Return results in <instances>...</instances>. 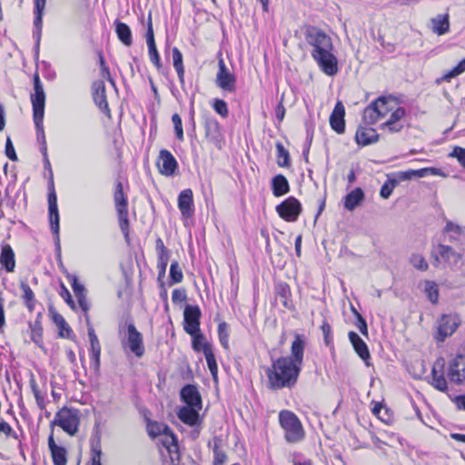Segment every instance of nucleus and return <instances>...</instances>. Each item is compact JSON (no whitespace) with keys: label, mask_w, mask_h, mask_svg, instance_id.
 I'll return each mask as SVG.
<instances>
[{"label":"nucleus","mask_w":465,"mask_h":465,"mask_svg":"<svg viewBox=\"0 0 465 465\" xmlns=\"http://www.w3.org/2000/svg\"><path fill=\"white\" fill-rule=\"evenodd\" d=\"M219 70L216 74L215 83L223 91L233 93L235 91V75L226 67L223 59H220Z\"/></svg>","instance_id":"8"},{"label":"nucleus","mask_w":465,"mask_h":465,"mask_svg":"<svg viewBox=\"0 0 465 465\" xmlns=\"http://www.w3.org/2000/svg\"><path fill=\"white\" fill-rule=\"evenodd\" d=\"M276 295L281 298L282 305L289 307V297L291 295L290 287L286 283H281L276 286Z\"/></svg>","instance_id":"42"},{"label":"nucleus","mask_w":465,"mask_h":465,"mask_svg":"<svg viewBox=\"0 0 465 465\" xmlns=\"http://www.w3.org/2000/svg\"><path fill=\"white\" fill-rule=\"evenodd\" d=\"M88 337L90 340V350L101 349L100 341L94 332V330L92 326L88 328Z\"/></svg>","instance_id":"60"},{"label":"nucleus","mask_w":465,"mask_h":465,"mask_svg":"<svg viewBox=\"0 0 465 465\" xmlns=\"http://www.w3.org/2000/svg\"><path fill=\"white\" fill-rule=\"evenodd\" d=\"M172 122L174 126V131H175L177 139L179 141H183V124H182V119H181L180 115L178 114H174L172 116Z\"/></svg>","instance_id":"52"},{"label":"nucleus","mask_w":465,"mask_h":465,"mask_svg":"<svg viewBox=\"0 0 465 465\" xmlns=\"http://www.w3.org/2000/svg\"><path fill=\"white\" fill-rule=\"evenodd\" d=\"M277 150V163L281 167H287L290 165V157L288 151L284 148L282 143H276Z\"/></svg>","instance_id":"41"},{"label":"nucleus","mask_w":465,"mask_h":465,"mask_svg":"<svg viewBox=\"0 0 465 465\" xmlns=\"http://www.w3.org/2000/svg\"><path fill=\"white\" fill-rule=\"evenodd\" d=\"M300 371L301 368L291 357L277 359L266 371L269 387L272 390L292 387L296 382Z\"/></svg>","instance_id":"2"},{"label":"nucleus","mask_w":465,"mask_h":465,"mask_svg":"<svg viewBox=\"0 0 465 465\" xmlns=\"http://www.w3.org/2000/svg\"><path fill=\"white\" fill-rule=\"evenodd\" d=\"M147 431H148V434L152 438H155L159 435L165 434V435H170L173 441L175 440L174 435L172 433L169 427L167 425H165L164 423L156 422V421H149L147 423Z\"/></svg>","instance_id":"32"},{"label":"nucleus","mask_w":465,"mask_h":465,"mask_svg":"<svg viewBox=\"0 0 465 465\" xmlns=\"http://www.w3.org/2000/svg\"><path fill=\"white\" fill-rule=\"evenodd\" d=\"M178 207L183 216L189 217L193 214V198L191 189H185L180 193L178 196Z\"/></svg>","instance_id":"23"},{"label":"nucleus","mask_w":465,"mask_h":465,"mask_svg":"<svg viewBox=\"0 0 465 465\" xmlns=\"http://www.w3.org/2000/svg\"><path fill=\"white\" fill-rule=\"evenodd\" d=\"M305 40L312 46L311 54L322 71L327 75H334L338 72V60L333 54L332 40L322 29L308 26L305 30Z\"/></svg>","instance_id":"1"},{"label":"nucleus","mask_w":465,"mask_h":465,"mask_svg":"<svg viewBox=\"0 0 465 465\" xmlns=\"http://www.w3.org/2000/svg\"><path fill=\"white\" fill-rule=\"evenodd\" d=\"M102 450L100 441L97 440L92 445V465H102Z\"/></svg>","instance_id":"51"},{"label":"nucleus","mask_w":465,"mask_h":465,"mask_svg":"<svg viewBox=\"0 0 465 465\" xmlns=\"http://www.w3.org/2000/svg\"><path fill=\"white\" fill-rule=\"evenodd\" d=\"M445 231L450 232L451 239L461 241L463 238L464 229L451 222L447 223Z\"/></svg>","instance_id":"45"},{"label":"nucleus","mask_w":465,"mask_h":465,"mask_svg":"<svg viewBox=\"0 0 465 465\" xmlns=\"http://www.w3.org/2000/svg\"><path fill=\"white\" fill-rule=\"evenodd\" d=\"M213 453H214V460L213 464L214 465H223L227 460V455L224 451L219 449L217 444L214 445L213 448Z\"/></svg>","instance_id":"55"},{"label":"nucleus","mask_w":465,"mask_h":465,"mask_svg":"<svg viewBox=\"0 0 465 465\" xmlns=\"http://www.w3.org/2000/svg\"><path fill=\"white\" fill-rule=\"evenodd\" d=\"M406 116L404 108L397 105L392 112L387 116L388 120L381 124V130H388L390 133H398L402 130L404 124L402 120Z\"/></svg>","instance_id":"13"},{"label":"nucleus","mask_w":465,"mask_h":465,"mask_svg":"<svg viewBox=\"0 0 465 465\" xmlns=\"http://www.w3.org/2000/svg\"><path fill=\"white\" fill-rule=\"evenodd\" d=\"M349 339L359 357L369 365L370 351L365 341L354 331L349 332Z\"/></svg>","instance_id":"25"},{"label":"nucleus","mask_w":465,"mask_h":465,"mask_svg":"<svg viewBox=\"0 0 465 465\" xmlns=\"http://www.w3.org/2000/svg\"><path fill=\"white\" fill-rule=\"evenodd\" d=\"M364 199L363 191L356 188L345 196L344 207L348 211L354 210Z\"/></svg>","instance_id":"33"},{"label":"nucleus","mask_w":465,"mask_h":465,"mask_svg":"<svg viewBox=\"0 0 465 465\" xmlns=\"http://www.w3.org/2000/svg\"><path fill=\"white\" fill-rule=\"evenodd\" d=\"M48 447L51 451L54 465H66V450L55 443L53 432L48 437Z\"/></svg>","instance_id":"22"},{"label":"nucleus","mask_w":465,"mask_h":465,"mask_svg":"<svg viewBox=\"0 0 465 465\" xmlns=\"http://www.w3.org/2000/svg\"><path fill=\"white\" fill-rule=\"evenodd\" d=\"M170 277L174 283H179L183 281V272L177 262H173L171 264Z\"/></svg>","instance_id":"49"},{"label":"nucleus","mask_w":465,"mask_h":465,"mask_svg":"<svg viewBox=\"0 0 465 465\" xmlns=\"http://www.w3.org/2000/svg\"><path fill=\"white\" fill-rule=\"evenodd\" d=\"M148 45V51H149V56L152 63L156 66L158 70L162 68V64L160 61V55L158 54V51L156 49L155 43L154 44H149Z\"/></svg>","instance_id":"50"},{"label":"nucleus","mask_w":465,"mask_h":465,"mask_svg":"<svg viewBox=\"0 0 465 465\" xmlns=\"http://www.w3.org/2000/svg\"><path fill=\"white\" fill-rule=\"evenodd\" d=\"M218 334L221 344L223 348H228L229 332L228 325L225 322H221L218 325Z\"/></svg>","instance_id":"48"},{"label":"nucleus","mask_w":465,"mask_h":465,"mask_svg":"<svg viewBox=\"0 0 465 465\" xmlns=\"http://www.w3.org/2000/svg\"><path fill=\"white\" fill-rule=\"evenodd\" d=\"M46 0H35V26L36 28L35 37H36V45H39L40 38H41V28H42V20L44 10L45 7Z\"/></svg>","instance_id":"30"},{"label":"nucleus","mask_w":465,"mask_h":465,"mask_svg":"<svg viewBox=\"0 0 465 465\" xmlns=\"http://www.w3.org/2000/svg\"><path fill=\"white\" fill-rule=\"evenodd\" d=\"M443 364L438 361L431 370V385L440 391H446L448 389V383L442 373Z\"/></svg>","instance_id":"27"},{"label":"nucleus","mask_w":465,"mask_h":465,"mask_svg":"<svg viewBox=\"0 0 465 465\" xmlns=\"http://www.w3.org/2000/svg\"><path fill=\"white\" fill-rule=\"evenodd\" d=\"M322 331L324 337V342L326 345H330L331 343V325L324 321L321 326Z\"/></svg>","instance_id":"61"},{"label":"nucleus","mask_w":465,"mask_h":465,"mask_svg":"<svg viewBox=\"0 0 465 465\" xmlns=\"http://www.w3.org/2000/svg\"><path fill=\"white\" fill-rule=\"evenodd\" d=\"M437 254L435 256L436 262H439V256L450 264H457L460 260V255L454 252L452 248L444 244L437 246Z\"/></svg>","instance_id":"28"},{"label":"nucleus","mask_w":465,"mask_h":465,"mask_svg":"<svg viewBox=\"0 0 465 465\" xmlns=\"http://www.w3.org/2000/svg\"><path fill=\"white\" fill-rule=\"evenodd\" d=\"M182 400L190 407L202 408V400L197 388L193 385H186L181 391Z\"/></svg>","instance_id":"20"},{"label":"nucleus","mask_w":465,"mask_h":465,"mask_svg":"<svg viewBox=\"0 0 465 465\" xmlns=\"http://www.w3.org/2000/svg\"><path fill=\"white\" fill-rule=\"evenodd\" d=\"M81 420V412L74 408L63 407L51 421V427L58 426L67 434L74 436L77 433Z\"/></svg>","instance_id":"5"},{"label":"nucleus","mask_w":465,"mask_h":465,"mask_svg":"<svg viewBox=\"0 0 465 465\" xmlns=\"http://www.w3.org/2000/svg\"><path fill=\"white\" fill-rule=\"evenodd\" d=\"M68 278L72 282V288L76 297L85 294V289L84 285L78 282L77 277L75 275H68Z\"/></svg>","instance_id":"56"},{"label":"nucleus","mask_w":465,"mask_h":465,"mask_svg":"<svg viewBox=\"0 0 465 465\" xmlns=\"http://www.w3.org/2000/svg\"><path fill=\"white\" fill-rule=\"evenodd\" d=\"M114 199L118 213L120 228L125 237H127L129 228L127 199L124 193L123 185L121 183H117L116 184Z\"/></svg>","instance_id":"7"},{"label":"nucleus","mask_w":465,"mask_h":465,"mask_svg":"<svg viewBox=\"0 0 465 465\" xmlns=\"http://www.w3.org/2000/svg\"><path fill=\"white\" fill-rule=\"evenodd\" d=\"M355 140L358 144L366 146L376 143L379 140V134L373 128L359 127L356 132Z\"/></svg>","instance_id":"24"},{"label":"nucleus","mask_w":465,"mask_h":465,"mask_svg":"<svg viewBox=\"0 0 465 465\" xmlns=\"http://www.w3.org/2000/svg\"><path fill=\"white\" fill-rule=\"evenodd\" d=\"M193 340V347L195 351L203 350V347L205 343H203V336L200 333V331L196 332L195 334L192 335Z\"/></svg>","instance_id":"63"},{"label":"nucleus","mask_w":465,"mask_h":465,"mask_svg":"<svg viewBox=\"0 0 465 465\" xmlns=\"http://www.w3.org/2000/svg\"><path fill=\"white\" fill-rule=\"evenodd\" d=\"M48 205H49V221L51 231L54 234H58L59 232V213L57 207V199L56 194L52 185V190L48 195Z\"/></svg>","instance_id":"18"},{"label":"nucleus","mask_w":465,"mask_h":465,"mask_svg":"<svg viewBox=\"0 0 465 465\" xmlns=\"http://www.w3.org/2000/svg\"><path fill=\"white\" fill-rule=\"evenodd\" d=\"M31 102L34 111V121L37 129L38 137L43 139L45 144L43 120L45 115V94L38 74L34 75V93L31 94ZM47 158L46 146L42 149Z\"/></svg>","instance_id":"3"},{"label":"nucleus","mask_w":465,"mask_h":465,"mask_svg":"<svg viewBox=\"0 0 465 465\" xmlns=\"http://www.w3.org/2000/svg\"><path fill=\"white\" fill-rule=\"evenodd\" d=\"M272 185V193L276 197L286 194L290 190L289 183L282 174H278L273 177Z\"/></svg>","instance_id":"35"},{"label":"nucleus","mask_w":465,"mask_h":465,"mask_svg":"<svg viewBox=\"0 0 465 465\" xmlns=\"http://www.w3.org/2000/svg\"><path fill=\"white\" fill-rule=\"evenodd\" d=\"M281 427L284 430V438L290 443L303 440L304 430L297 416L290 411H282L279 414Z\"/></svg>","instance_id":"6"},{"label":"nucleus","mask_w":465,"mask_h":465,"mask_svg":"<svg viewBox=\"0 0 465 465\" xmlns=\"http://www.w3.org/2000/svg\"><path fill=\"white\" fill-rule=\"evenodd\" d=\"M157 167L162 174L173 175L177 168V162L167 150H161L157 160Z\"/></svg>","instance_id":"16"},{"label":"nucleus","mask_w":465,"mask_h":465,"mask_svg":"<svg viewBox=\"0 0 465 465\" xmlns=\"http://www.w3.org/2000/svg\"><path fill=\"white\" fill-rule=\"evenodd\" d=\"M168 260L169 252L158 254V268L161 270L163 273H164L166 271Z\"/></svg>","instance_id":"64"},{"label":"nucleus","mask_w":465,"mask_h":465,"mask_svg":"<svg viewBox=\"0 0 465 465\" xmlns=\"http://www.w3.org/2000/svg\"><path fill=\"white\" fill-rule=\"evenodd\" d=\"M459 323L457 319L451 315H443L438 321L437 333L435 339L439 341H443L447 337L453 334Z\"/></svg>","instance_id":"15"},{"label":"nucleus","mask_w":465,"mask_h":465,"mask_svg":"<svg viewBox=\"0 0 465 465\" xmlns=\"http://www.w3.org/2000/svg\"><path fill=\"white\" fill-rule=\"evenodd\" d=\"M431 29L439 35L449 31L450 23L448 15H438L430 19Z\"/></svg>","instance_id":"34"},{"label":"nucleus","mask_w":465,"mask_h":465,"mask_svg":"<svg viewBox=\"0 0 465 465\" xmlns=\"http://www.w3.org/2000/svg\"><path fill=\"white\" fill-rule=\"evenodd\" d=\"M425 292L432 303H436L438 302L439 291L435 282L427 281L425 282Z\"/></svg>","instance_id":"46"},{"label":"nucleus","mask_w":465,"mask_h":465,"mask_svg":"<svg viewBox=\"0 0 465 465\" xmlns=\"http://www.w3.org/2000/svg\"><path fill=\"white\" fill-rule=\"evenodd\" d=\"M30 387L35 398L37 405L40 409H44V396L41 394V391L36 384V381L34 379L30 380Z\"/></svg>","instance_id":"53"},{"label":"nucleus","mask_w":465,"mask_h":465,"mask_svg":"<svg viewBox=\"0 0 465 465\" xmlns=\"http://www.w3.org/2000/svg\"><path fill=\"white\" fill-rule=\"evenodd\" d=\"M465 72V58L462 59L454 68L443 75V79L450 81V79L456 77Z\"/></svg>","instance_id":"47"},{"label":"nucleus","mask_w":465,"mask_h":465,"mask_svg":"<svg viewBox=\"0 0 465 465\" xmlns=\"http://www.w3.org/2000/svg\"><path fill=\"white\" fill-rule=\"evenodd\" d=\"M196 407L184 406L178 411L179 419L185 424L193 426L197 424L199 413Z\"/></svg>","instance_id":"31"},{"label":"nucleus","mask_w":465,"mask_h":465,"mask_svg":"<svg viewBox=\"0 0 465 465\" xmlns=\"http://www.w3.org/2000/svg\"><path fill=\"white\" fill-rule=\"evenodd\" d=\"M352 312L357 317V322H356L357 328L361 332V334L368 336V326H367L366 321L354 308H352Z\"/></svg>","instance_id":"57"},{"label":"nucleus","mask_w":465,"mask_h":465,"mask_svg":"<svg viewBox=\"0 0 465 465\" xmlns=\"http://www.w3.org/2000/svg\"><path fill=\"white\" fill-rule=\"evenodd\" d=\"M184 331L190 334L193 335L196 332L200 331V316L201 312L197 306L188 305L185 307L184 312Z\"/></svg>","instance_id":"14"},{"label":"nucleus","mask_w":465,"mask_h":465,"mask_svg":"<svg viewBox=\"0 0 465 465\" xmlns=\"http://www.w3.org/2000/svg\"><path fill=\"white\" fill-rule=\"evenodd\" d=\"M0 263L5 267L6 272H14L15 267V252L9 244L2 246Z\"/></svg>","instance_id":"29"},{"label":"nucleus","mask_w":465,"mask_h":465,"mask_svg":"<svg viewBox=\"0 0 465 465\" xmlns=\"http://www.w3.org/2000/svg\"><path fill=\"white\" fill-rule=\"evenodd\" d=\"M213 109L222 117L225 118L228 116L229 111L227 104L223 100L215 99L213 101Z\"/></svg>","instance_id":"54"},{"label":"nucleus","mask_w":465,"mask_h":465,"mask_svg":"<svg viewBox=\"0 0 465 465\" xmlns=\"http://www.w3.org/2000/svg\"><path fill=\"white\" fill-rule=\"evenodd\" d=\"M448 377L455 384H465V356H456L449 364Z\"/></svg>","instance_id":"12"},{"label":"nucleus","mask_w":465,"mask_h":465,"mask_svg":"<svg viewBox=\"0 0 465 465\" xmlns=\"http://www.w3.org/2000/svg\"><path fill=\"white\" fill-rule=\"evenodd\" d=\"M345 108L341 102H337L330 116V124L338 134H343L345 131Z\"/></svg>","instance_id":"17"},{"label":"nucleus","mask_w":465,"mask_h":465,"mask_svg":"<svg viewBox=\"0 0 465 465\" xmlns=\"http://www.w3.org/2000/svg\"><path fill=\"white\" fill-rule=\"evenodd\" d=\"M398 185V180H394L393 177H389L388 180L383 183V185L381 188L380 195L383 199H388L394 188Z\"/></svg>","instance_id":"43"},{"label":"nucleus","mask_w":465,"mask_h":465,"mask_svg":"<svg viewBox=\"0 0 465 465\" xmlns=\"http://www.w3.org/2000/svg\"><path fill=\"white\" fill-rule=\"evenodd\" d=\"M20 287H21V289L23 291L22 298L24 299L26 307L28 308V310L30 312H32L34 310V307H35V294H34V292L32 291L30 286L27 283L24 282H21Z\"/></svg>","instance_id":"40"},{"label":"nucleus","mask_w":465,"mask_h":465,"mask_svg":"<svg viewBox=\"0 0 465 465\" xmlns=\"http://www.w3.org/2000/svg\"><path fill=\"white\" fill-rule=\"evenodd\" d=\"M127 345L130 351L137 357H142L144 353V347L142 334L136 330L133 323L127 326L126 341H123Z\"/></svg>","instance_id":"10"},{"label":"nucleus","mask_w":465,"mask_h":465,"mask_svg":"<svg viewBox=\"0 0 465 465\" xmlns=\"http://www.w3.org/2000/svg\"><path fill=\"white\" fill-rule=\"evenodd\" d=\"M90 353L92 367L95 371H98L100 368L101 349L90 350Z\"/></svg>","instance_id":"59"},{"label":"nucleus","mask_w":465,"mask_h":465,"mask_svg":"<svg viewBox=\"0 0 465 465\" xmlns=\"http://www.w3.org/2000/svg\"><path fill=\"white\" fill-rule=\"evenodd\" d=\"M450 157L456 158L459 163L465 167V148L455 146L450 153Z\"/></svg>","instance_id":"58"},{"label":"nucleus","mask_w":465,"mask_h":465,"mask_svg":"<svg viewBox=\"0 0 465 465\" xmlns=\"http://www.w3.org/2000/svg\"><path fill=\"white\" fill-rule=\"evenodd\" d=\"M427 175H437L445 177L446 174L439 168L427 167L419 170H407L395 173L394 180H398V184L403 181L412 180L414 178H422Z\"/></svg>","instance_id":"11"},{"label":"nucleus","mask_w":465,"mask_h":465,"mask_svg":"<svg viewBox=\"0 0 465 465\" xmlns=\"http://www.w3.org/2000/svg\"><path fill=\"white\" fill-rule=\"evenodd\" d=\"M49 314L54 323L59 329V337L73 340L74 337L73 330L64 318L53 308L49 309Z\"/></svg>","instance_id":"19"},{"label":"nucleus","mask_w":465,"mask_h":465,"mask_svg":"<svg viewBox=\"0 0 465 465\" xmlns=\"http://www.w3.org/2000/svg\"><path fill=\"white\" fill-rule=\"evenodd\" d=\"M301 210V203L294 197H289L276 207V211L280 217L287 222L296 221Z\"/></svg>","instance_id":"9"},{"label":"nucleus","mask_w":465,"mask_h":465,"mask_svg":"<svg viewBox=\"0 0 465 465\" xmlns=\"http://www.w3.org/2000/svg\"><path fill=\"white\" fill-rule=\"evenodd\" d=\"M397 105L393 98L381 96L364 109L363 121L367 124H374L387 117Z\"/></svg>","instance_id":"4"},{"label":"nucleus","mask_w":465,"mask_h":465,"mask_svg":"<svg viewBox=\"0 0 465 465\" xmlns=\"http://www.w3.org/2000/svg\"><path fill=\"white\" fill-rule=\"evenodd\" d=\"M409 261L411 264L419 271L425 272L429 268L428 262L421 254L412 253Z\"/></svg>","instance_id":"44"},{"label":"nucleus","mask_w":465,"mask_h":465,"mask_svg":"<svg viewBox=\"0 0 465 465\" xmlns=\"http://www.w3.org/2000/svg\"><path fill=\"white\" fill-rule=\"evenodd\" d=\"M203 351L206 359V362L208 368L212 373L214 381H217L218 379V366L216 363L215 356L212 351V348L209 344H204L203 347Z\"/></svg>","instance_id":"36"},{"label":"nucleus","mask_w":465,"mask_h":465,"mask_svg":"<svg viewBox=\"0 0 465 465\" xmlns=\"http://www.w3.org/2000/svg\"><path fill=\"white\" fill-rule=\"evenodd\" d=\"M115 31L117 34L118 38L120 41L127 45L130 46L132 45V33L130 27L120 21L115 22Z\"/></svg>","instance_id":"39"},{"label":"nucleus","mask_w":465,"mask_h":465,"mask_svg":"<svg viewBox=\"0 0 465 465\" xmlns=\"http://www.w3.org/2000/svg\"><path fill=\"white\" fill-rule=\"evenodd\" d=\"M304 341L300 336H297L292 344V361L300 368L303 361Z\"/></svg>","instance_id":"37"},{"label":"nucleus","mask_w":465,"mask_h":465,"mask_svg":"<svg viewBox=\"0 0 465 465\" xmlns=\"http://www.w3.org/2000/svg\"><path fill=\"white\" fill-rule=\"evenodd\" d=\"M5 154L11 161H16L17 156L15 151V148L13 146L12 141L10 138H7L6 143H5Z\"/></svg>","instance_id":"62"},{"label":"nucleus","mask_w":465,"mask_h":465,"mask_svg":"<svg viewBox=\"0 0 465 465\" xmlns=\"http://www.w3.org/2000/svg\"><path fill=\"white\" fill-rule=\"evenodd\" d=\"M205 137L209 142L219 145L221 141V132L219 123L213 117H205L204 119Z\"/></svg>","instance_id":"21"},{"label":"nucleus","mask_w":465,"mask_h":465,"mask_svg":"<svg viewBox=\"0 0 465 465\" xmlns=\"http://www.w3.org/2000/svg\"><path fill=\"white\" fill-rule=\"evenodd\" d=\"M173 63L177 72L180 84H184V67L183 62V54L177 47H173L172 50Z\"/></svg>","instance_id":"38"},{"label":"nucleus","mask_w":465,"mask_h":465,"mask_svg":"<svg viewBox=\"0 0 465 465\" xmlns=\"http://www.w3.org/2000/svg\"><path fill=\"white\" fill-rule=\"evenodd\" d=\"M94 100L97 106L109 115V108L105 95V86L103 81H97L94 84Z\"/></svg>","instance_id":"26"}]
</instances>
